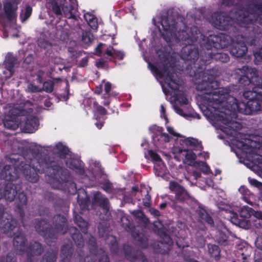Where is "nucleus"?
I'll return each mask as SVG.
<instances>
[{
  "label": "nucleus",
  "mask_w": 262,
  "mask_h": 262,
  "mask_svg": "<svg viewBox=\"0 0 262 262\" xmlns=\"http://www.w3.org/2000/svg\"><path fill=\"white\" fill-rule=\"evenodd\" d=\"M161 117H163L166 121V123L168 122V118L166 115V110L163 105H161Z\"/></svg>",
  "instance_id": "052dcab7"
},
{
  "label": "nucleus",
  "mask_w": 262,
  "mask_h": 262,
  "mask_svg": "<svg viewBox=\"0 0 262 262\" xmlns=\"http://www.w3.org/2000/svg\"><path fill=\"white\" fill-rule=\"evenodd\" d=\"M45 74L44 72H43L42 70H39L37 72L36 75V81L37 83L39 84H42L43 83V77Z\"/></svg>",
  "instance_id": "4d7b16f0"
},
{
  "label": "nucleus",
  "mask_w": 262,
  "mask_h": 262,
  "mask_svg": "<svg viewBox=\"0 0 262 262\" xmlns=\"http://www.w3.org/2000/svg\"><path fill=\"white\" fill-rule=\"evenodd\" d=\"M69 6H62L61 0H49L48 6L52 8L53 12L56 16L62 15V11L64 16L68 18L76 19V13L77 11V0H69Z\"/></svg>",
  "instance_id": "ddd939ff"
},
{
  "label": "nucleus",
  "mask_w": 262,
  "mask_h": 262,
  "mask_svg": "<svg viewBox=\"0 0 262 262\" xmlns=\"http://www.w3.org/2000/svg\"><path fill=\"white\" fill-rule=\"evenodd\" d=\"M159 234L162 238V241H158L154 245V248L156 252L162 254L168 253L173 242L171 238L163 229H160Z\"/></svg>",
  "instance_id": "f3484780"
},
{
  "label": "nucleus",
  "mask_w": 262,
  "mask_h": 262,
  "mask_svg": "<svg viewBox=\"0 0 262 262\" xmlns=\"http://www.w3.org/2000/svg\"><path fill=\"white\" fill-rule=\"evenodd\" d=\"M219 118L220 120L226 125L224 130V132H227L226 129H227L229 130L238 131L242 128L241 123L234 121L233 119L234 118L230 117L229 112H225L224 115H220Z\"/></svg>",
  "instance_id": "aec40b11"
},
{
  "label": "nucleus",
  "mask_w": 262,
  "mask_h": 262,
  "mask_svg": "<svg viewBox=\"0 0 262 262\" xmlns=\"http://www.w3.org/2000/svg\"><path fill=\"white\" fill-rule=\"evenodd\" d=\"M71 237L77 246L80 248L84 246V239L81 233L75 227L71 226L69 229Z\"/></svg>",
  "instance_id": "a878e982"
},
{
  "label": "nucleus",
  "mask_w": 262,
  "mask_h": 262,
  "mask_svg": "<svg viewBox=\"0 0 262 262\" xmlns=\"http://www.w3.org/2000/svg\"><path fill=\"white\" fill-rule=\"evenodd\" d=\"M18 7L13 6L11 2H7L4 5V10L6 18L8 21L16 20L17 17L16 11Z\"/></svg>",
  "instance_id": "b1692460"
},
{
  "label": "nucleus",
  "mask_w": 262,
  "mask_h": 262,
  "mask_svg": "<svg viewBox=\"0 0 262 262\" xmlns=\"http://www.w3.org/2000/svg\"><path fill=\"white\" fill-rule=\"evenodd\" d=\"M74 249L72 246L69 244H64L60 249V257L63 262H69L72 257Z\"/></svg>",
  "instance_id": "393cba45"
},
{
  "label": "nucleus",
  "mask_w": 262,
  "mask_h": 262,
  "mask_svg": "<svg viewBox=\"0 0 262 262\" xmlns=\"http://www.w3.org/2000/svg\"><path fill=\"white\" fill-rule=\"evenodd\" d=\"M74 218L75 223L80 228L81 232L86 233L88 229V223L78 214L75 215Z\"/></svg>",
  "instance_id": "f704fd0d"
},
{
  "label": "nucleus",
  "mask_w": 262,
  "mask_h": 262,
  "mask_svg": "<svg viewBox=\"0 0 262 262\" xmlns=\"http://www.w3.org/2000/svg\"><path fill=\"white\" fill-rule=\"evenodd\" d=\"M195 241L199 247H204L205 245L206 239L204 237V236L199 231L195 233Z\"/></svg>",
  "instance_id": "a18cd8bd"
},
{
  "label": "nucleus",
  "mask_w": 262,
  "mask_h": 262,
  "mask_svg": "<svg viewBox=\"0 0 262 262\" xmlns=\"http://www.w3.org/2000/svg\"><path fill=\"white\" fill-rule=\"evenodd\" d=\"M69 156L70 157L69 158H67V159L66 160L67 166L75 171L77 173L83 175L85 172L83 162L72 155H70Z\"/></svg>",
  "instance_id": "4be33fe9"
},
{
  "label": "nucleus",
  "mask_w": 262,
  "mask_h": 262,
  "mask_svg": "<svg viewBox=\"0 0 262 262\" xmlns=\"http://www.w3.org/2000/svg\"><path fill=\"white\" fill-rule=\"evenodd\" d=\"M93 202L97 203L99 206L103 209H108L109 201L107 198L105 197L101 192L97 191L93 196Z\"/></svg>",
  "instance_id": "cd10ccee"
},
{
  "label": "nucleus",
  "mask_w": 262,
  "mask_h": 262,
  "mask_svg": "<svg viewBox=\"0 0 262 262\" xmlns=\"http://www.w3.org/2000/svg\"><path fill=\"white\" fill-rule=\"evenodd\" d=\"M10 117L6 118L4 120V125L5 128H7L9 129L15 130L16 129L18 126L16 122L13 121L12 119H10Z\"/></svg>",
  "instance_id": "a19ab883"
},
{
  "label": "nucleus",
  "mask_w": 262,
  "mask_h": 262,
  "mask_svg": "<svg viewBox=\"0 0 262 262\" xmlns=\"http://www.w3.org/2000/svg\"><path fill=\"white\" fill-rule=\"evenodd\" d=\"M94 254L96 255L98 262H111L107 253L103 248H100L97 254Z\"/></svg>",
  "instance_id": "4c0bfd02"
},
{
  "label": "nucleus",
  "mask_w": 262,
  "mask_h": 262,
  "mask_svg": "<svg viewBox=\"0 0 262 262\" xmlns=\"http://www.w3.org/2000/svg\"><path fill=\"white\" fill-rule=\"evenodd\" d=\"M32 12V8L29 5H27L20 14L19 17L21 21L24 22L27 20L31 16Z\"/></svg>",
  "instance_id": "ea45409f"
},
{
  "label": "nucleus",
  "mask_w": 262,
  "mask_h": 262,
  "mask_svg": "<svg viewBox=\"0 0 262 262\" xmlns=\"http://www.w3.org/2000/svg\"><path fill=\"white\" fill-rule=\"evenodd\" d=\"M114 50H115L113 47H110L105 51V54L107 55L112 57L114 56Z\"/></svg>",
  "instance_id": "69168bd1"
},
{
  "label": "nucleus",
  "mask_w": 262,
  "mask_h": 262,
  "mask_svg": "<svg viewBox=\"0 0 262 262\" xmlns=\"http://www.w3.org/2000/svg\"><path fill=\"white\" fill-rule=\"evenodd\" d=\"M184 20L185 19L181 17H171L167 13L162 15L160 20L162 30L164 32L162 35L174 37L179 40L187 41L189 45L182 48L190 46L195 48L192 44L201 37V31L195 26L187 27Z\"/></svg>",
  "instance_id": "39448f33"
},
{
  "label": "nucleus",
  "mask_w": 262,
  "mask_h": 262,
  "mask_svg": "<svg viewBox=\"0 0 262 262\" xmlns=\"http://www.w3.org/2000/svg\"><path fill=\"white\" fill-rule=\"evenodd\" d=\"M253 211H254L253 209L247 206H245L240 209L239 214L236 213H232V216L230 219L231 222L240 227L248 228L249 225L248 219L251 216V214L253 213Z\"/></svg>",
  "instance_id": "2eb2a0df"
},
{
  "label": "nucleus",
  "mask_w": 262,
  "mask_h": 262,
  "mask_svg": "<svg viewBox=\"0 0 262 262\" xmlns=\"http://www.w3.org/2000/svg\"><path fill=\"white\" fill-rule=\"evenodd\" d=\"M127 223H122L123 226L125 229L128 231L130 232L132 236L134 237L136 244L139 247L143 248H147L148 247V242L147 237L143 234L139 233V231L136 232L134 226H133L127 218H125ZM124 220V218L122 219L123 222Z\"/></svg>",
  "instance_id": "dca6fc26"
},
{
  "label": "nucleus",
  "mask_w": 262,
  "mask_h": 262,
  "mask_svg": "<svg viewBox=\"0 0 262 262\" xmlns=\"http://www.w3.org/2000/svg\"><path fill=\"white\" fill-rule=\"evenodd\" d=\"M94 117L95 119L97 120V122L95 123V125L98 129H101L102 126L104 125V118L103 117H100L98 115H95Z\"/></svg>",
  "instance_id": "603ef678"
},
{
  "label": "nucleus",
  "mask_w": 262,
  "mask_h": 262,
  "mask_svg": "<svg viewBox=\"0 0 262 262\" xmlns=\"http://www.w3.org/2000/svg\"><path fill=\"white\" fill-rule=\"evenodd\" d=\"M94 105L95 106V109L99 114L101 115H105L106 114V110L104 107L99 105L97 102H94Z\"/></svg>",
  "instance_id": "3c124183"
},
{
  "label": "nucleus",
  "mask_w": 262,
  "mask_h": 262,
  "mask_svg": "<svg viewBox=\"0 0 262 262\" xmlns=\"http://www.w3.org/2000/svg\"><path fill=\"white\" fill-rule=\"evenodd\" d=\"M169 187L170 191L175 194V198L178 202L184 203L191 199L188 192L178 183L171 181Z\"/></svg>",
  "instance_id": "a211bd4d"
},
{
  "label": "nucleus",
  "mask_w": 262,
  "mask_h": 262,
  "mask_svg": "<svg viewBox=\"0 0 262 262\" xmlns=\"http://www.w3.org/2000/svg\"><path fill=\"white\" fill-rule=\"evenodd\" d=\"M53 224L55 228L47 220L44 219H36L34 228L36 232L46 239H56L57 234H65L68 229L67 219L63 215H56L53 218Z\"/></svg>",
  "instance_id": "6e6552de"
},
{
  "label": "nucleus",
  "mask_w": 262,
  "mask_h": 262,
  "mask_svg": "<svg viewBox=\"0 0 262 262\" xmlns=\"http://www.w3.org/2000/svg\"><path fill=\"white\" fill-rule=\"evenodd\" d=\"M163 58V62L162 67H158L156 65L148 62V68L155 76L160 78H164L165 83L171 90L170 92L169 91H167L165 89H163L165 94H169L172 95L180 104H187L188 101L184 92L179 90V81L178 80L177 74L169 69L167 58L164 55Z\"/></svg>",
  "instance_id": "423d86ee"
},
{
  "label": "nucleus",
  "mask_w": 262,
  "mask_h": 262,
  "mask_svg": "<svg viewBox=\"0 0 262 262\" xmlns=\"http://www.w3.org/2000/svg\"><path fill=\"white\" fill-rule=\"evenodd\" d=\"M148 153L154 162H161L162 161L160 155L154 150H149Z\"/></svg>",
  "instance_id": "de8ad7c7"
},
{
  "label": "nucleus",
  "mask_w": 262,
  "mask_h": 262,
  "mask_svg": "<svg viewBox=\"0 0 262 262\" xmlns=\"http://www.w3.org/2000/svg\"><path fill=\"white\" fill-rule=\"evenodd\" d=\"M43 89L47 93H50L53 92L54 86L53 80H48L43 82Z\"/></svg>",
  "instance_id": "37998d69"
},
{
  "label": "nucleus",
  "mask_w": 262,
  "mask_h": 262,
  "mask_svg": "<svg viewBox=\"0 0 262 262\" xmlns=\"http://www.w3.org/2000/svg\"><path fill=\"white\" fill-rule=\"evenodd\" d=\"M38 45L41 48L48 49L52 47V43L45 39H40L38 41Z\"/></svg>",
  "instance_id": "09e8293b"
},
{
  "label": "nucleus",
  "mask_w": 262,
  "mask_h": 262,
  "mask_svg": "<svg viewBox=\"0 0 262 262\" xmlns=\"http://www.w3.org/2000/svg\"><path fill=\"white\" fill-rule=\"evenodd\" d=\"M237 19L239 24L248 31L246 37L251 38L250 41L251 45L262 42V15H255L251 12L244 13L239 11L237 13ZM254 55L256 58L262 61V47Z\"/></svg>",
  "instance_id": "0eeeda50"
},
{
  "label": "nucleus",
  "mask_w": 262,
  "mask_h": 262,
  "mask_svg": "<svg viewBox=\"0 0 262 262\" xmlns=\"http://www.w3.org/2000/svg\"><path fill=\"white\" fill-rule=\"evenodd\" d=\"M125 57V53L124 52L121 51L114 50V56L113 58L114 59H117L118 60H122Z\"/></svg>",
  "instance_id": "5fc2aeb1"
},
{
  "label": "nucleus",
  "mask_w": 262,
  "mask_h": 262,
  "mask_svg": "<svg viewBox=\"0 0 262 262\" xmlns=\"http://www.w3.org/2000/svg\"><path fill=\"white\" fill-rule=\"evenodd\" d=\"M27 239L25 234L16 236L14 241V246L16 251L26 252L27 254V259L32 261L34 255L38 256L42 254L43 248L42 245L36 241H31L27 246Z\"/></svg>",
  "instance_id": "9b49d317"
},
{
  "label": "nucleus",
  "mask_w": 262,
  "mask_h": 262,
  "mask_svg": "<svg viewBox=\"0 0 262 262\" xmlns=\"http://www.w3.org/2000/svg\"><path fill=\"white\" fill-rule=\"evenodd\" d=\"M16 62L17 59L12 54H7L4 61L5 68L9 72V75L6 76V78H9L12 76L13 74V69Z\"/></svg>",
  "instance_id": "c85d7f7f"
},
{
  "label": "nucleus",
  "mask_w": 262,
  "mask_h": 262,
  "mask_svg": "<svg viewBox=\"0 0 262 262\" xmlns=\"http://www.w3.org/2000/svg\"><path fill=\"white\" fill-rule=\"evenodd\" d=\"M79 257V262L82 261L84 262H95L96 255L92 253H90V255L84 257V254L83 252L80 250V253L78 254Z\"/></svg>",
  "instance_id": "79ce46f5"
},
{
  "label": "nucleus",
  "mask_w": 262,
  "mask_h": 262,
  "mask_svg": "<svg viewBox=\"0 0 262 262\" xmlns=\"http://www.w3.org/2000/svg\"><path fill=\"white\" fill-rule=\"evenodd\" d=\"M88 62V58L86 57L82 58L79 62V66L80 67H85L87 66Z\"/></svg>",
  "instance_id": "0e129e2a"
},
{
  "label": "nucleus",
  "mask_w": 262,
  "mask_h": 262,
  "mask_svg": "<svg viewBox=\"0 0 262 262\" xmlns=\"http://www.w3.org/2000/svg\"><path fill=\"white\" fill-rule=\"evenodd\" d=\"M132 214L139 218H142L145 216L144 213L140 210H135L132 212Z\"/></svg>",
  "instance_id": "680f3d73"
},
{
  "label": "nucleus",
  "mask_w": 262,
  "mask_h": 262,
  "mask_svg": "<svg viewBox=\"0 0 262 262\" xmlns=\"http://www.w3.org/2000/svg\"><path fill=\"white\" fill-rule=\"evenodd\" d=\"M150 196L148 194L145 196V199H143V205L146 207H149L150 205Z\"/></svg>",
  "instance_id": "e2e57ef3"
},
{
  "label": "nucleus",
  "mask_w": 262,
  "mask_h": 262,
  "mask_svg": "<svg viewBox=\"0 0 262 262\" xmlns=\"http://www.w3.org/2000/svg\"><path fill=\"white\" fill-rule=\"evenodd\" d=\"M9 113L11 116L25 117V122L23 125L25 132L33 133L38 129L39 120L36 116L33 115L32 108L19 109L14 107L10 110Z\"/></svg>",
  "instance_id": "f8f14e48"
},
{
  "label": "nucleus",
  "mask_w": 262,
  "mask_h": 262,
  "mask_svg": "<svg viewBox=\"0 0 262 262\" xmlns=\"http://www.w3.org/2000/svg\"><path fill=\"white\" fill-rule=\"evenodd\" d=\"M238 135L242 137V136H244L245 137V135H243L239 133ZM242 139H243L244 141H239V140H235L236 144L235 145L239 149H241L246 153H251L252 151V146L251 144V143L252 142V140L247 139L244 137V138H242Z\"/></svg>",
  "instance_id": "bb28decb"
},
{
  "label": "nucleus",
  "mask_w": 262,
  "mask_h": 262,
  "mask_svg": "<svg viewBox=\"0 0 262 262\" xmlns=\"http://www.w3.org/2000/svg\"><path fill=\"white\" fill-rule=\"evenodd\" d=\"M102 188L107 193H111L114 189L113 184L108 180L103 183Z\"/></svg>",
  "instance_id": "49530a36"
},
{
  "label": "nucleus",
  "mask_w": 262,
  "mask_h": 262,
  "mask_svg": "<svg viewBox=\"0 0 262 262\" xmlns=\"http://www.w3.org/2000/svg\"><path fill=\"white\" fill-rule=\"evenodd\" d=\"M153 130L156 132L153 136L154 138L159 137L158 140L162 139L165 142H168L170 141V137L168 134L163 133V128L162 127L156 125L153 126L151 128Z\"/></svg>",
  "instance_id": "2f4dec72"
},
{
  "label": "nucleus",
  "mask_w": 262,
  "mask_h": 262,
  "mask_svg": "<svg viewBox=\"0 0 262 262\" xmlns=\"http://www.w3.org/2000/svg\"><path fill=\"white\" fill-rule=\"evenodd\" d=\"M236 73L241 74L238 79L239 89L253 91L255 87L262 88V78L259 77L258 72L255 68H249L244 66L236 70Z\"/></svg>",
  "instance_id": "9d476101"
},
{
  "label": "nucleus",
  "mask_w": 262,
  "mask_h": 262,
  "mask_svg": "<svg viewBox=\"0 0 262 262\" xmlns=\"http://www.w3.org/2000/svg\"><path fill=\"white\" fill-rule=\"evenodd\" d=\"M1 226L5 234L8 236H13V243L14 238L16 236L25 234L24 232L21 229L18 221L13 218L11 215H8L7 217L2 220Z\"/></svg>",
  "instance_id": "4468645a"
},
{
  "label": "nucleus",
  "mask_w": 262,
  "mask_h": 262,
  "mask_svg": "<svg viewBox=\"0 0 262 262\" xmlns=\"http://www.w3.org/2000/svg\"><path fill=\"white\" fill-rule=\"evenodd\" d=\"M94 36L90 31H86L82 33V40L85 44H90L93 40Z\"/></svg>",
  "instance_id": "c03bdc74"
},
{
  "label": "nucleus",
  "mask_w": 262,
  "mask_h": 262,
  "mask_svg": "<svg viewBox=\"0 0 262 262\" xmlns=\"http://www.w3.org/2000/svg\"><path fill=\"white\" fill-rule=\"evenodd\" d=\"M84 18L88 24L93 30H96L98 28L97 18L93 14L87 13L84 15Z\"/></svg>",
  "instance_id": "e433bc0d"
},
{
  "label": "nucleus",
  "mask_w": 262,
  "mask_h": 262,
  "mask_svg": "<svg viewBox=\"0 0 262 262\" xmlns=\"http://www.w3.org/2000/svg\"><path fill=\"white\" fill-rule=\"evenodd\" d=\"M249 183L255 187L260 188L262 187V183L258 181L257 180L255 179H252L250 178H248Z\"/></svg>",
  "instance_id": "6e6d98bb"
},
{
  "label": "nucleus",
  "mask_w": 262,
  "mask_h": 262,
  "mask_svg": "<svg viewBox=\"0 0 262 262\" xmlns=\"http://www.w3.org/2000/svg\"><path fill=\"white\" fill-rule=\"evenodd\" d=\"M19 189H20V185L14 184L12 182H7L3 190L4 198L10 202L13 201Z\"/></svg>",
  "instance_id": "412c9836"
},
{
  "label": "nucleus",
  "mask_w": 262,
  "mask_h": 262,
  "mask_svg": "<svg viewBox=\"0 0 262 262\" xmlns=\"http://www.w3.org/2000/svg\"><path fill=\"white\" fill-rule=\"evenodd\" d=\"M207 247L210 256L216 260H219L221 257V249L220 247L216 245L211 244H208Z\"/></svg>",
  "instance_id": "c9c22d12"
},
{
  "label": "nucleus",
  "mask_w": 262,
  "mask_h": 262,
  "mask_svg": "<svg viewBox=\"0 0 262 262\" xmlns=\"http://www.w3.org/2000/svg\"><path fill=\"white\" fill-rule=\"evenodd\" d=\"M214 47H212L210 49H207V52L205 53V55H201L200 60L196 62L199 57V52L198 48L191 46L184 47L182 50L181 58L188 62L186 65V70L188 71L190 77L195 80L201 79L197 85L201 83L204 79L208 80L207 78L213 76L214 80L217 75V71L214 69H207L208 64L211 63V60L214 59L221 62H227L230 58L227 53L223 52H210ZM220 48V49H223ZM215 49H217L215 48Z\"/></svg>",
  "instance_id": "7ed1b4c3"
},
{
  "label": "nucleus",
  "mask_w": 262,
  "mask_h": 262,
  "mask_svg": "<svg viewBox=\"0 0 262 262\" xmlns=\"http://www.w3.org/2000/svg\"><path fill=\"white\" fill-rule=\"evenodd\" d=\"M107 227L106 225V224H105L104 225L103 224V223H100L99 224L98 226V230L99 231V232H102L103 233L102 234V235H103L105 233V232L107 231Z\"/></svg>",
  "instance_id": "13d9d810"
},
{
  "label": "nucleus",
  "mask_w": 262,
  "mask_h": 262,
  "mask_svg": "<svg viewBox=\"0 0 262 262\" xmlns=\"http://www.w3.org/2000/svg\"><path fill=\"white\" fill-rule=\"evenodd\" d=\"M149 211H150V213L152 215H153L154 216H155V217H159L160 216L161 214H160V211L155 208H150L149 210Z\"/></svg>",
  "instance_id": "774afa93"
},
{
  "label": "nucleus",
  "mask_w": 262,
  "mask_h": 262,
  "mask_svg": "<svg viewBox=\"0 0 262 262\" xmlns=\"http://www.w3.org/2000/svg\"><path fill=\"white\" fill-rule=\"evenodd\" d=\"M247 8L255 15H262V4H255L254 0H247Z\"/></svg>",
  "instance_id": "7c9ffc66"
},
{
  "label": "nucleus",
  "mask_w": 262,
  "mask_h": 262,
  "mask_svg": "<svg viewBox=\"0 0 262 262\" xmlns=\"http://www.w3.org/2000/svg\"><path fill=\"white\" fill-rule=\"evenodd\" d=\"M112 89V84L110 82H107L104 84V91L106 94H108Z\"/></svg>",
  "instance_id": "338daca9"
},
{
  "label": "nucleus",
  "mask_w": 262,
  "mask_h": 262,
  "mask_svg": "<svg viewBox=\"0 0 262 262\" xmlns=\"http://www.w3.org/2000/svg\"><path fill=\"white\" fill-rule=\"evenodd\" d=\"M88 245L89 246L90 253L97 254V252L99 251V249L98 248L96 240L94 236H91L89 238Z\"/></svg>",
  "instance_id": "58836bf2"
},
{
  "label": "nucleus",
  "mask_w": 262,
  "mask_h": 262,
  "mask_svg": "<svg viewBox=\"0 0 262 262\" xmlns=\"http://www.w3.org/2000/svg\"><path fill=\"white\" fill-rule=\"evenodd\" d=\"M212 25L217 29L226 31L229 34L220 33L212 34L207 37L203 47L210 49L212 47L216 49L227 47L232 41V36H238L241 35V27H239L237 21V25H233L232 17L226 12L216 11L211 15ZM235 20H236L235 19Z\"/></svg>",
  "instance_id": "20e7f679"
},
{
  "label": "nucleus",
  "mask_w": 262,
  "mask_h": 262,
  "mask_svg": "<svg viewBox=\"0 0 262 262\" xmlns=\"http://www.w3.org/2000/svg\"><path fill=\"white\" fill-rule=\"evenodd\" d=\"M123 251L126 259L131 262H148L142 252L135 250L129 245H124Z\"/></svg>",
  "instance_id": "6ab92c4d"
},
{
  "label": "nucleus",
  "mask_w": 262,
  "mask_h": 262,
  "mask_svg": "<svg viewBox=\"0 0 262 262\" xmlns=\"http://www.w3.org/2000/svg\"><path fill=\"white\" fill-rule=\"evenodd\" d=\"M185 159L187 161L192 162L196 159V156L192 150H187L185 155Z\"/></svg>",
  "instance_id": "8fccbe9b"
},
{
  "label": "nucleus",
  "mask_w": 262,
  "mask_h": 262,
  "mask_svg": "<svg viewBox=\"0 0 262 262\" xmlns=\"http://www.w3.org/2000/svg\"><path fill=\"white\" fill-rule=\"evenodd\" d=\"M58 252L53 249L48 250L42 256L41 262H56Z\"/></svg>",
  "instance_id": "72a5a7b5"
},
{
  "label": "nucleus",
  "mask_w": 262,
  "mask_h": 262,
  "mask_svg": "<svg viewBox=\"0 0 262 262\" xmlns=\"http://www.w3.org/2000/svg\"><path fill=\"white\" fill-rule=\"evenodd\" d=\"M57 149V152L59 155L60 158L66 159L68 158V156L71 155V152L70 151L68 147L63 145L61 142H58L56 145Z\"/></svg>",
  "instance_id": "473e14b6"
},
{
  "label": "nucleus",
  "mask_w": 262,
  "mask_h": 262,
  "mask_svg": "<svg viewBox=\"0 0 262 262\" xmlns=\"http://www.w3.org/2000/svg\"><path fill=\"white\" fill-rule=\"evenodd\" d=\"M8 161L12 165H6L0 173L1 178L8 182L17 179L20 171L31 183L37 182L38 173H47L56 181L58 188L61 186V182H68L71 178L68 170L61 167L53 157L39 154L38 149L35 148H29L24 155L11 154L8 157Z\"/></svg>",
  "instance_id": "f257e3e1"
},
{
  "label": "nucleus",
  "mask_w": 262,
  "mask_h": 262,
  "mask_svg": "<svg viewBox=\"0 0 262 262\" xmlns=\"http://www.w3.org/2000/svg\"><path fill=\"white\" fill-rule=\"evenodd\" d=\"M204 79L196 85L199 91H204L203 97L208 106L217 110L219 105L225 107L226 111L230 113L231 118H236L237 113L245 115H250L254 112L260 111L262 107V88L255 87L253 91H246L243 96L248 100L247 103L238 102L236 98L229 95L230 90L225 88H219L220 82L214 80L213 76Z\"/></svg>",
  "instance_id": "f03ea898"
},
{
  "label": "nucleus",
  "mask_w": 262,
  "mask_h": 262,
  "mask_svg": "<svg viewBox=\"0 0 262 262\" xmlns=\"http://www.w3.org/2000/svg\"><path fill=\"white\" fill-rule=\"evenodd\" d=\"M195 213L199 218L204 220L206 223L210 226L214 225V221L212 218L202 206H199L195 210Z\"/></svg>",
  "instance_id": "c756f323"
},
{
  "label": "nucleus",
  "mask_w": 262,
  "mask_h": 262,
  "mask_svg": "<svg viewBox=\"0 0 262 262\" xmlns=\"http://www.w3.org/2000/svg\"><path fill=\"white\" fill-rule=\"evenodd\" d=\"M239 11H242L244 13L247 12H248V13L249 12H251V10L247 8V2L245 3V7L240 9H236L235 11L233 16L234 18L236 20L239 27H241V35L238 36H232V41L225 47L227 48L229 45H231L230 52L231 55L237 58L242 57L245 55L248 51L245 41L250 43V41L251 39L250 37H246V36H248V31L247 30V28L241 26L237 19V13Z\"/></svg>",
  "instance_id": "1a4fd4ad"
},
{
  "label": "nucleus",
  "mask_w": 262,
  "mask_h": 262,
  "mask_svg": "<svg viewBox=\"0 0 262 262\" xmlns=\"http://www.w3.org/2000/svg\"><path fill=\"white\" fill-rule=\"evenodd\" d=\"M110 251L112 254H117L118 252V244L115 242L112 244L110 247Z\"/></svg>",
  "instance_id": "bf43d9fd"
},
{
  "label": "nucleus",
  "mask_w": 262,
  "mask_h": 262,
  "mask_svg": "<svg viewBox=\"0 0 262 262\" xmlns=\"http://www.w3.org/2000/svg\"><path fill=\"white\" fill-rule=\"evenodd\" d=\"M184 142L186 145L196 147L198 144V141L192 138H187L185 140Z\"/></svg>",
  "instance_id": "864d4df0"
},
{
  "label": "nucleus",
  "mask_w": 262,
  "mask_h": 262,
  "mask_svg": "<svg viewBox=\"0 0 262 262\" xmlns=\"http://www.w3.org/2000/svg\"><path fill=\"white\" fill-rule=\"evenodd\" d=\"M17 194V199L18 200V203L16 205V207L18 210V212L19 213V216L20 217L23 225V226L25 227L26 225L24 223V219L25 217V214L24 210V206H26L27 205L28 198L26 195V194L24 192H20L19 191Z\"/></svg>",
  "instance_id": "5701e85b"
}]
</instances>
